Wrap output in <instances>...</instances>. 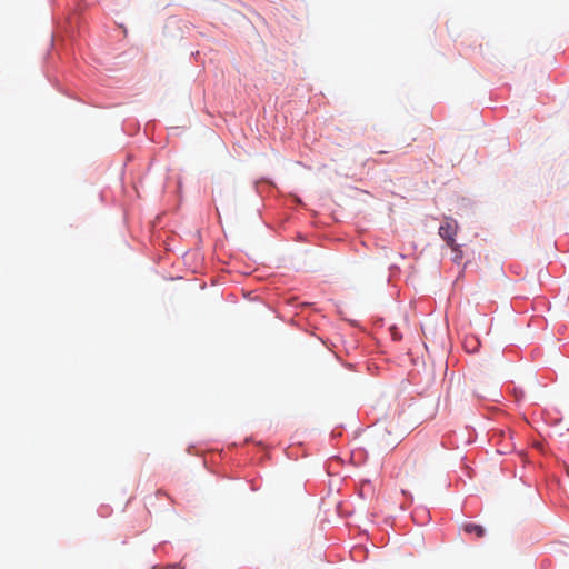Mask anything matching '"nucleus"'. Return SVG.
<instances>
[{"label": "nucleus", "instance_id": "obj_5", "mask_svg": "<svg viewBox=\"0 0 569 569\" xmlns=\"http://www.w3.org/2000/svg\"><path fill=\"white\" fill-rule=\"evenodd\" d=\"M391 333H392V337H393L395 340H400L401 339V336L398 333L397 328L392 327L391 328Z\"/></svg>", "mask_w": 569, "mask_h": 569}, {"label": "nucleus", "instance_id": "obj_3", "mask_svg": "<svg viewBox=\"0 0 569 569\" xmlns=\"http://www.w3.org/2000/svg\"><path fill=\"white\" fill-rule=\"evenodd\" d=\"M463 531L467 533H475L478 538L485 536V528L477 523H465Z\"/></svg>", "mask_w": 569, "mask_h": 569}, {"label": "nucleus", "instance_id": "obj_1", "mask_svg": "<svg viewBox=\"0 0 569 569\" xmlns=\"http://www.w3.org/2000/svg\"><path fill=\"white\" fill-rule=\"evenodd\" d=\"M458 230V222L453 218H446L443 223L439 227V236L447 242L452 251H458V244L456 243Z\"/></svg>", "mask_w": 569, "mask_h": 569}, {"label": "nucleus", "instance_id": "obj_4", "mask_svg": "<svg viewBox=\"0 0 569 569\" xmlns=\"http://www.w3.org/2000/svg\"><path fill=\"white\" fill-rule=\"evenodd\" d=\"M453 253H455L453 261L459 262L462 259V251H461L459 244H458V251H453Z\"/></svg>", "mask_w": 569, "mask_h": 569}, {"label": "nucleus", "instance_id": "obj_2", "mask_svg": "<svg viewBox=\"0 0 569 569\" xmlns=\"http://www.w3.org/2000/svg\"><path fill=\"white\" fill-rule=\"evenodd\" d=\"M420 460L419 453L411 452L402 463V467L400 469V475H402L406 478L411 477L412 471L416 469L418 462Z\"/></svg>", "mask_w": 569, "mask_h": 569}]
</instances>
